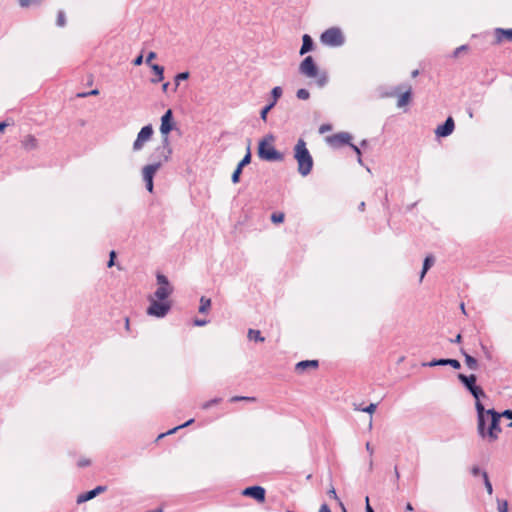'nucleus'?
Returning a JSON list of instances; mask_svg holds the SVG:
<instances>
[{"label":"nucleus","mask_w":512,"mask_h":512,"mask_svg":"<svg viewBox=\"0 0 512 512\" xmlns=\"http://www.w3.org/2000/svg\"><path fill=\"white\" fill-rule=\"evenodd\" d=\"M294 159L298 165V172L301 176L309 175L313 169V158L310 154L304 139H298L293 149Z\"/></svg>","instance_id":"2"},{"label":"nucleus","mask_w":512,"mask_h":512,"mask_svg":"<svg viewBox=\"0 0 512 512\" xmlns=\"http://www.w3.org/2000/svg\"><path fill=\"white\" fill-rule=\"evenodd\" d=\"M274 107V103H270L267 106H265L261 111V119L263 121L267 120V114L268 112Z\"/></svg>","instance_id":"38"},{"label":"nucleus","mask_w":512,"mask_h":512,"mask_svg":"<svg viewBox=\"0 0 512 512\" xmlns=\"http://www.w3.org/2000/svg\"><path fill=\"white\" fill-rule=\"evenodd\" d=\"M413 511V506L410 502H408L405 506V512H412Z\"/></svg>","instance_id":"54"},{"label":"nucleus","mask_w":512,"mask_h":512,"mask_svg":"<svg viewBox=\"0 0 512 512\" xmlns=\"http://www.w3.org/2000/svg\"><path fill=\"white\" fill-rule=\"evenodd\" d=\"M207 323H208V322H193V324H194L195 326H199V327L204 326V325H206Z\"/></svg>","instance_id":"57"},{"label":"nucleus","mask_w":512,"mask_h":512,"mask_svg":"<svg viewBox=\"0 0 512 512\" xmlns=\"http://www.w3.org/2000/svg\"><path fill=\"white\" fill-rule=\"evenodd\" d=\"M498 512H508V502L506 500L497 499Z\"/></svg>","instance_id":"33"},{"label":"nucleus","mask_w":512,"mask_h":512,"mask_svg":"<svg viewBox=\"0 0 512 512\" xmlns=\"http://www.w3.org/2000/svg\"><path fill=\"white\" fill-rule=\"evenodd\" d=\"M230 401L231 402L255 401V398L254 397H248V396H233Z\"/></svg>","instance_id":"40"},{"label":"nucleus","mask_w":512,"mask_h":512,"mask_svg":"<svg viewBox=\"0 0 512 512\" xmlns=\"http://www.w3.org/2000/svg\"><path fill=\"white\" fill-rule=\"evenodd\" d=\"M155 58H156V53H155V52H153V51L149 52V54H148V56H147V58H146V63H147V64H150V62H151L153 59H155Z\"/></svg>","instance_id":"50"},{"label":"nucleus","mask_w":512,"mask_h":512,"mask_svg":"<svg viewBox=\"0 0 512 512\" xmlns=\"http://www.w3.org/2000/svg\"><path fill=\"white\" fill-rule=\"evenodd\" d=\"M328 496L336 501H338L339 503L341 502V500L339 499L337 493H336V490L333 486H331V488L328 490L327 492Z\"/></svg>","instance_id":"43"},{"label":"nucleus","mask_w":512,"mask_h":512,"mask_svg":"<svg viewBox=\"0 0 512 512\" xmlns=\"http://www.w3.org/2000/svg\"><path fill=\"white\" fill-rule=\"evenodd\" d=\"M21 7H29L33 3H40L42 0H18Z\"/></svg>","instance_id":"42"},{"label":"nucleus","mask_w":512,"mask_h":512,"mask_svg":"<svg viewBox=\"0 0 512 512\" xmlns=\"http://www.w3.org/2000/svg\"><path fill=\"white\" fill-rule=\"evenodd\" d=\"M106 490H107L106 486L99 485L90 491H87L85 493L78 495L77 503L81 504V503L87 502V501L95 498L100 493L105 492Z\"/></svg>","instance_id":"13"},{"label":"nucleus","mask_w":512,"mask_h":512,"mask_svg":"<svg viewBox=\"0 0 512 512\" xmlns=\"http://www.w3.org/2000/svg\"><path fill=\"white\" fill-rule=\"evenodd\" d=\"M159 168H160L159 163L147 165L143 168V171H142L143 180L145 181L147 190L149 192L153 191V177Z\"/></svg>","instance_id":"11"},{"label":"nucleus","mask_w":512,"mask_h":512,"mask_svg":"<svg viewBox=\"0 0 512 512\" xmlns=\"http://www.w3.org/2000/svg\"><path fill=\"white\" fill-rule=\"evenodd\" d=\"M153 135V129L151 125L144 126L137 135L136 140L133 143V149L138 151L142 149L144 144L151 139Z\"/></svg>","instance_id":"9"},{"label":"nucleus","mask_w":512,"mask_h":512,"mask_svg":"<svg viewBox=\"0 0 512 512\" xmlns=\"http://www.w3.org/2000/svg\"><path fill=\"white\" fill-rule=\"evenodd\" d=\"M482 477H483L485 488H486L488 494L491 495L493 493V487L489 480L487 472H482Z\"/></svg>","instance_id":"30"},{"label":"nucleus","mask_w":512,"mask_h":512,"mask_svg":"<svg viewBox=\"0 0 512 512\" xmlns=\"http://www.w3.org/2000/svg\"><path fill=\"white\" fill-rule=\"evenodd\" d=\"M22 146L26 150H34L38 147V140L33 135H26L22 141Z\"/></svg>","instance_id":"20"},{"label":"nucleus","mask_w":512,"mask_h":512,"mask_svg":"<svg viewBox=\"0 0 512 512\" xmlns=\"http://www.w3.org/2000/svg\"><path fill=\"white\" fill-rule=\"evenodd\" d=\"M220 399L219 398H214L212 400H209L205 403L202 404V409L204 410H207L209 409L210 407H212L213 405L219 403Z\"/></svg>","instance_id":"41"},{"label":"nucleus","mask_w":512,"mask_h":512,"mask_svg":"<svg viewBox=\"0 0 512 512\" xmlns=\"http://www.w3.org/2000/svg\"><path fill=\"white\" fill-rule=\"evenodd\" d=\"M477 412V432L482 439L494 442L499 438L501 414L495 409L486 410L482 402L475 403Z\"/></svg>","instance_id":"1"},{"label":"nucleus","mask_w":512,"mask_h":512,"mask_svg":"<svg viewBox=\"0 0 512 512\" xmlns=\"http://www.w3.org/2000/svg\"><path fill=\"white\" fill-rule=\"evenodd\" d=\"M193 422H194V419H189V420H188V421H186L184 424L179 425V426H177V427H174L173 429L169 430V431H168V432H166V433H162V434H160V435L158 436V438H162V437H164L165 435H168V434H173V433H175L178 429L183 428V427H187V426L191 425Z\"/></svg>","instance_id":"26"},{"label":"nucleus","mask_w":512,"mask_h":512,"mask_svg":"<svg viewBox=\"0 0 512 512\" xmlns=\"http://www.w3.org/2000/svg\"><path fill=\"white\" fill-rule=\"evenodd\" d=\"M130 325H131V322H124V327L127 331L130 330Z\"/></svg>","instance_id":"61"},{"label":"nucleus","mask_w":512,"mask_h":512,"mask_svg":"<svg viewBox=\"0 0 512 512\" xmlns=\"http://www.w3.org/2000/svg\"><path fill=\"white\" fill-rule=\"evenodd\" d=\"M142 61H143V56L142 55H139L135 60H134V65L136 66H139L142 64Z\"/></svg>","instance_id":"53"},{"label":"nucleus","mask_w":512,"mask_h":512,"mask_svg":"<svg viewBox=\"0 0 512 512\" xmlns=\"http://www.w3.org/2000/svg\"><path fill=\"white\" fill-rule=\"evenodd\" d=\"M250 162H251V153H250V149L248 148L246 155L239 162L238 166L243 168L244 166L248 165Z\"/></svg>","instance_id":"34"},{"label":"nucleus","mask_w":512,"mask_h":512,"mask_svg":"<svg viewBox=\"0 0 512 512\" xmlns=\"http://www.w3.org/2000/svg\"><path fill=\"white\" fill-rule=\"evenodd\" d=\"M366 451L369 453L370 457H372L373 453H374V449L373 447L370 445L369 442L366 443Z\"/></svg>","instance_id":"52"},{"label":"nucleus","mask_w":512,"mask_h":512,"mask_svg":"<svg viewBox=\"0 0 512 512\" xmlns=\"http://www.w3.org/2000/svg\"><path fill=\"white\" fill-rule=\"evenodd\" d=\"M297 97L301 100H307V99H309L310 94H309L308 90H306V89H299L297 91Z\"/></svg>","instance_id":"39"},{"label":"nucleus","mask_w":512,"mask_h":512,"mask_svg":"<svg viewBox=\"0 0 512 512\" xmlns=\"http://www.w3.org/2000/svg\"><path fill=\"white\" fill-rule=\"evenodd\" d=\"M394 476H395V480L398 481L400 478V474H399L397 466H395V468H394Z\"/></svg>","instance_id":"55"},{"label":"nucleus","mask_w":512,"mask_h":512,"mask_svg":"<svg viewBox=\"0 0 512 512\" xmlns=\"http://www.w3.org/2000/svg\"><path fill=\"white\" fill-rule=\"evenodd\" d=\"M170 309V302L165 300L151 299V304L147 309V313L154 317H164Z\"/></svg>","instance_id":"7"},{"label":"nucleus","mask_w":512,"mask_h":512,"mask_svg":"<svg viewBox=\"0 0 512 512\" xmlns=\"http://www.w3.org/2000/svg\"><path fill=\"white\" fill-rule=\"evenodd\" d=\"M7 127V124L4 122L0 123V132L4 131V129Z\"/></svg>","instance_id":"58"},{"label":"nucleus","mask_w":512,"mask_h":512,"mask_svg":"<svg viewBox=\"0 0 512 512\" xmlns=\"http://www.w3.org/2000/svg\"><path fill=\"white\" fill-rule=\"evenodd\" d=\"M248 339L255 342H263L264 337L261 336L260 330L249 329L248 331Z\"/></svg>","instance_id":"24"},{"label":"nucleus","mask_w":512,"mask_h":512,"mask_svg":"<svg viewBox=\"0 0 512 512\" xmlns=\"http://www.w3.org/2000/svg\"><path fill=\"white\" fill-rule=\"evenodd\" d=\"M98 94H99V91L97 89H95V90H92V91H90L88 93L79 94L78 96L79 97H86L88 95H98Z\"/></svg>","instance_id":"51"},{"label":"nucleus","mask_w":512,"mask_h":512,"mask_svg":"<svg viewBox=\"0 0 512 512\" xmlns=\"http://www.w3.org/2000/svg\"><path fill=\"white\" fill-rule=\"evenodd\" d=\"M332 129V126L330 124H322L320 127H319V132L321 134H324L325 132H328Z\"/></svg>","instance_id":"45"},{"label":"nucleus","mask_w":512,"mask_h":512,"mask_svg":"<svg viewBox=\"0 0 512 512\" xmlns=\"http://www.w3.org/2000/svg\"><path fill=\"white\" fill-rule=\"evenodd\" d=\"M275 137L272 134L263 137L258 145V157L265 161H282L284 155L274 146Z\"/></svg>","instance_id":"3"},{"label":"nucleus","mask_w":512,"mask_h":512,"mask_svg":"<svg viewBox=\"0 0 512 512\" xmlns=\"http://www.w3.org/2000/svg\"><path fill=\"white\" fill-rule=\"evenodd\" d=\"M109 256H110V259H109V261H108V267H112V266L114 265V260H115V258H116V252H115L114 250H112V251L110 252V255H109Z\"/></svg>","instance_id":"47"},{"label":"nucleus","mask_w":512,"mask_h":512,"mask_svg":"<svg viewBox=\"0 0 512 512\" xmlns=\"http://www.w3.org/2000/svg\"><path fill=\"white\" fill-rule=\"evenodd\" d=\"M168 86H169V83H168V82L164 83V84L162 85V90H163L164 92H166V91H167V89H168Z\"/></svg>","instance_id":"60"},{"label":"nucleus","mask_w":512,"mask_h":512,"mask_svg":"<svg viewBox=\"0 0 512 512\" xmlns=\"http://www.w3.org/2000/svg\"><path fill=\"white\" fill-rule=\"evenodd\" d=\"M151 68L157 77L156 79H152V82L157 83L162 81L164 78V68L158 64H152Z\"/></svg>","instance_id":"22"},{"label":"nucleus","mask_w":512,"mask_h":512,"mask_svg":"<svg viewBox=\"0 0 512 512\" xmlns=\"http://www.w3.org/2000/svg\"><path fill=\"white\" fill-rule=\"evenodd\" d=\"M469 47L467 45H461L457 47L453 52V57L458 58L462 52H467Z\"/></svg>","instance_id":"37"},{"label":"nucleus","mask_w":512,"mask_h":512,"mask_svg":"<svg viewBox=\"0 0 512 512\" xmlns=\"http://www.w3.org/2000/svg\"><path fill=\"white\" fill-rule=\"evenodd\" d=\"M482 472L483 471L478 466H473L471 468V473H472L473 476H479V475L482 476Z\"/></svg>","instance_id":"46"},{"label":"nucleus","mask_w":512,"mask_h":512,"mask_svg":"<svg viewBox=\"0 0 512 512\" xmlns=\"http://www.w3.org/2000/svg\"><path fill=\"white\" fill-rule=\"evenodd\" d=\"M157 282H158V288L154 293V298L158 300H165L168 301V297L172 292V288L168 282V279L166 276L162 274L157 275Z\"/></svg>","instance_id":"8"},{"label":"nucleus","mask_w":512,"mask_h":512,"mask_svg":"<svg viewBox=\"0 0 512 512\" xmlns=\"http://www.w3.org/2000/svg\"><path fill=\"white\" fill-rule=\"evenodd\" d=\"M302 41H303V43H302V47L300 49V55L306 54L313 48L312 38L308 34L303 35Z\"/></svg>","instance_id":"21"},{"label":"nucleus","mask_w":512,"mask_h":512,"mask_svg":"<svg viewBox=\"0 0 512 512\" xmlns=\"http://www.w3.org/2000/svg\"><path fill=\"white\" fill-rule=\"evenodd\" d=\"M172 129V110L169 109L161 118L160 131L163 135H168Z\"/></svg>","instance_id":"16"},{"label":"nucleus","mask_w":512,"mask_h":512,"mask_svg":"<svg viewBox=\"0 0 512 512\" xmlns=\"http://www.w3.org/2000/svg\"><path fill=\"white\" fill-rule=\"evenodd\" d=\"M189 78V72H182L176 75L175 77V85L179 86L181 80H187Z\"/></svg>","instance_id":"35"},{"label":"nucleus","mask_w":512,"mask_h":512,"mask_svg":"<svg viewBox=\"0 0 512 512\" xmlns=\"http://www.w3.org/2000/svg\"><path fill=\"white\" fill-rule=\"evenodd\" d=\"M350 140L351 135L345 132L337 133L326 138V142L335 148L348 144Z\"/></svg>","instance_id":"12"},{"label":"nucleus","mask_w":512,"mask_h":512,"mask_svg":"<svg viewBox=\"0 0 512 512\" xmlns=\"http://www.w3.org/2000/svg\"><path fill=\"white\" fill-rule=\"evenodd\" d=\"M285 220V214L283 212H274L271 215V221L274 224H280L283 223Z\"/></svg>","instance_id":"27"},{"label":"nucleus","mask_w":512,"mask_h":512,"mask_svg":"<svg viewBox=\"0 0 512 512\" xmlns=\"http://www.w3.org/2000/svg\"><path fill=\"white\" fill-rule=\"evenodd\" d=\"M461 341V335L458 334L454 340V342H460Z\"/></svg>","instance_id":"63"},{"label":"nucleus","mask_w":512,"mask_h":512,"mask_svg":"<svg viewBox=\"0 0 512 512\" xmlns=\"http://www.w3.org/2000/svg\"><path fill=\"white\" fill-rule=\"evenodd\" d=\"M210 305H211L210 299L202 297L201 300H200L199 312H201V313L207 312V310L209 309Z\"/></svg>","instance_id":"29"},{"label":"nucleus","mask_w":512,"mask_h":512,"mask_svg":"<svg viewBox=\"0 0 512 512\" xmlns=\"http://www.w3.org/2000/svg\"><path fill=\"white\" fill-rule=\"evenodd\" d=\"M320 41L324 45L338 47L344 43L345 37L340 28L331 27L321 34Z\"/></svg>","instance_id":"6"},{"label":"nucleus","mask_w":512,"mask_h":512,"mask_svg":"<svg viewBox=\"0 0 512 512\" xmlns=\"http://www.w3.org/2000/svg\"><path fill=\"white\" fill-rule=\"evenodd\" d=\"M373 470V460H372V457H370L369 459V471H372Z\"/></svg>","instance_id":"59"},{"label":"nucleus","mask_w":512,"mask_h":512,"mask_svg":"<svg viewBox=\"0 0 512 512\" xmlns=\"http://www.w3.org/2000/svg\"><path fill=\"white\" fill-rule=\"evenodd\" d=\"M318 512H332L330 507L326 504V503H323L320 508H319V511Z\"/></svg>","instance_id":"49"},{"label":"nucleus","mask_w":512,"mask_h":512,"mask_svg":"<svg viewBox=\"0 0 512 512\" xmlns=\"http://www.w3.org/2000/svg\"><path fill=\"white\" fill-rule=\"evenodd\" d=\"M495 37L497 43L512 41V29L497 28L495 30Z\"/></svg>","instance_id":"19"},{"label":"nucleus","mask_w":512,"mask_h":512,"mask_svg":"<svg viewBox=\"0 0 512 512\" xmlns=\"http://www.w3.org/2000/svg\"><path fill=\"white\" fill-rule=\"evenodd\" d=\"M242 495L246 497H251L255 499L257 502L262 503L265 501L266 491L262 486L254 485L246 487L242 491Z\"/></svg>","instance_id":"10"},{"label":"nucleus","mask_w":512,"mask_h":512,"mask_svg":"<svg viewBox=\"0 0 512 512\" xmlns=\"http://www.w3.org/2000/svg\"><path fill=\"white\" fill-rule=\"evenodd\" d=\"M501 414V417H505L509 420H511V422L508 424V427L512 428V411L507 409V410H504Z\"/></svg>","instance_id":"44"},{"label":"nucleus","mask_w":512,"mask_h":512,"mask_svg":"<svg viewBox=\"0 0 512 512\" xmlns=\"http://www.w3.org/2000/svg\"><path fill=\"white\" fill-rule=\"evenodd\" d=\"M90 465V460L88 459H81L78 461V466L79 467H86V466H89Z\"/></svg>","instance_id":"48"},{"label":"nucleus","mask_w":512,"mask_h":512,"mask_svg":"<svg viewBox=\"0 0 512 512\" xmlns=\"http://www.w3.org/2000/svg\"><path fill=\"white\" fill-rule=\"evenodd\" d=\"M365 510H366V512H375V511L373 510V508L371 507L370 503H367V505H366V507H365Z\"/></svg>","instance_id":"56"},{"label":"nucleus","mask_w":512,"mask_h":512,"mask_svg":"<svg viewBox=\"0 0 512 512\" xmlns=\"http://www.w3.org/2000/svg\"><path fill=\"white\" fill-rule=\"evenodd\" d=\"M418 74H419V71L418 70H414L412 72V77H416Z\"/></svg>","instance_id":"64"},{"label":"nucleus","mask_w":512,"mask_h":512,"mask_svg":"<svg viewBox=\"0 0 512 512\" xmlns=\"http://www.w3.org/2000/svg\"><path fill=\"white\" fill-rule=\"evenodd\" d=\"M455 124L452 117H448L443 125H440L435 130V134L438 137H447L452 134Z\"/></svg>","instance_id":"15"},{"label":"nucleus","mask_w":512,"mask_h":512,"mask_svg":"<svg viewBox=\"0 0 512 512\" xmlns=\"http://www.w3.org/2000/svg\"><path fill=\"white\" fill-rule=\"evenodd\" d=\"M271 94H272V102L271 103H274V105L277 103L278 99L281 97L282 95V89L281 87L277 86V87H274L271 91Z\"/></svg>","instance_id":"31"},{"label":"nucleus","mask_w":512,"mask_h":512,"mask_svg":"<svg viewBox=\"0 0 512 512\" xmlns=\"http://www.w3.org/2000/svg\"><path fill=\"white\" fill-rule=\"evenodd\" d=\"M433 261H434V259L432 256H427L425 258L424 263H423V269H422L421 276H420L421 280L423 279L424 275L429 270V268L432 266Z\"/></svg>","instance_id":"25"},{"label":"nucleus","mask_w":512,"mask_h":512,"mask_svg":"<svg viewBox=\"0 0 512 512\" xmlns=\"http://www.w3.org/2000/svg\"><path fill=\"white\" fill-rule=\"evenodd\" d=\"M242 169H243V168H241V167L237 166V168H236V169H235V171L233 172L232 177H231V179H232V182H233V183H235V184H236V183H238V182H239L240 175H241V173H242Z\"/></svg>","instance_id":"36"},{"label":"nucleus","mask_w":512,"mask_h":512,"mask_svg":"<svg viewBox=\"0 0 512 512\" xmlns=\"http://www.w3.org/2000/svg\"><path fill=\"white\" fill-rule=\"evenodd\" d=\"M412 96V87L408 85L402 93L399 94L398 100H397V106L398 107H404L407 106L411 101Z\"/></svg>","instance_id":"18"},{"label":"nucleus","mask_w":512,"mask_h":512,"mask_svg":"<svg viewBox=\"0 0 512 512\" xmlns=\"http://www.w3.org/2000/svg\"><path fill=\"white\" fill-rule=\"evenodd\" d=\"M376 408H377V404L376 403H370L368 406H366L364 408L355 407V410H360V411L369 413L371 415L372 413H374Z\"/></svg>","instance_id":"32"},{"label":"nucleus","mask_w":512,"mask_h":512,"mask_svg":"<svg viewBox=\"0 0 512 512\" xmlns=\"http://www.w3.org/2000/svg\"><path fill=\"white\" fill-rule=\"evenodd\" d=\"M301 74L308 78L316 79V83L319 87H323L327 82V77L324 74H320L318 68L311 56H307L299 66Z\"/></svg>","instance_id":"4"},{"label":"nucleus","mask_w":512,"mask_h":512,"mask_svg":"<svg viewBox=\"0 0 512 512\" xmlns=\"http://www.w3.org/2000/svg\"><path fill=\"white\" fill-rule=\"evenodd\" d=\"M458 380L464 385V387L471 393L475 398V403L481 402V399L488 398L484 390L476 384L477 377L475 374L465 375L459 373L457 375Z\"/></svg>","instance_id":"5"},{"label":"nucleus","mask_w":512,"mask_h":512,"mask_svg":"<svg viewBox=\"0 0 512 512\" xmlns=\"http://www.w3.org/2000/svg\"><path fill=\"white\" fill-rule=\"evenodd\" d=\"M352 147H353L354 151H355L358 155H360V154H361L360 149H359L357 146L352 145Z\"/></svg>","instance_id":"62"},{"label":"nucleus","mask_w":512,"mask_h":512,"mask_svg":"<svg viewBox=\"0 0 512 512\" xmlns=\"http://www.w3.org/2000/svg\"><path fill=\"white\" fill-rule=\"evenodd\" d=\"M424 367H435V366H445L449 365L454 369H459L461 367V364L456 359H434L430 362H426L422 364Z\"/></svg>","instance_id":"14"},{"label":"nucleus","mask_w":512,"mask_h":512,"mask_svg":"<svg viewBox=\"0 0 512 512\" xmlns=\"http://www.w3.org/2000/svg\"><path fill=\"white\" fill-rule=\"evenodd\" d=\"M462 354L465 357V363H466L467 367L471 370H476L478 368L477 360L473 356L466 353L464 350H462Z\"/></svg>","instance_id":"23"},{"label":"nucleus","mask_w":512,"mask_h":512,"mask_svg":"<svg viewBox=\"0 0 512 512\" xmlns=\"http://www.w3.org/2000/svg\"><path fill=\"white\" fill-rule=\"evenodd\" d=\"M319 367L318 360H303L295 365V372L298 374L304 373L307 369H317Z\"/></svg>","instance_id":"17"},{"label":"nucleus","mask_w":512,"mask_h":512,"mask_svg":"<svg viewBox=\"0 0 512 512\" xmlns=\"http://www.w3.org/2000/svg\"><path fill=\"white\" fill-rule=\"evenodd\" d=\"M56 24L59 27H64L66 25V15L63 10H59L56 17Z\"/></svg>","instance_id":"28"}]
</instances>
